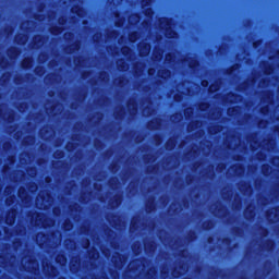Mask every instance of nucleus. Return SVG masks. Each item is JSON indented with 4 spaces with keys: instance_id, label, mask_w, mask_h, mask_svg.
<instances>
[{
    "instance_id": "obj_1",
    "label": "nucleus",
    "mask_w": 279,
    "mask_h": 279,
    "mask_svg": "<svg viewBox=\"0 0 279 279\" xmlns=\"http://www.w3.org/2000/svg\"><path fill=\"white\" fill-rule=\"evenodd\" d=\"M202 86H204V87L208 86V82L207 81H203L202 82Z\"/></svg>"
}]
</instances>
